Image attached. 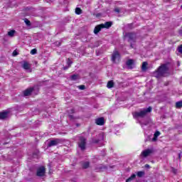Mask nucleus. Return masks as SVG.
I'll return each mask as SVG.
<instances>
[{
	"label": "nucleus",
	"instance_id": "obj_1",
	"mask_svg": "<svg viewBox=\"0 0 182 182\" xmlns=\"http://www.w3.org/2000/svg\"><path fill=\"white\" fill-rule=\"evenodd\" d=\"M168 73V65L167 64H162L159 67L158 70L154 73V76L157 79H159V77H164Z\"/></svg>",
	"mask_w": 182,
	"mask_h": 182
},
{
	"label": "nucleus",
	"instance_id": "obj_2",
	"mask_svg": "<svg viewBox=\"0 0 182 182\" xmlns=\"http://www.w3.org/2000/svg\"><path fill=\"white\" fill-rule=\"evenodd\" d=\"M126 38L128 39V42L130 43V48L134 49L136 47V42L137 41V34L136 33L130 32L125 34Z\"/></svg>",
	"mask_w": 182,
	"mask_h": 182
},
{
	"label": "nucleus",
	"instance_id": "obj_3",
	"mask_svg": "<svg viewBox=\"0 0 182 182\" xmlns=\"http://www.w3.org/2000/svg\"><path fill=\"white\" fill-rule=\"evenodd\" d=\"M104 140H105V134L100 133L97 135H96L95 137L92 139L91 143H92V144H99V146H104L105 145V144H103Z\"/></svg>",
	"mask_w": 182,
	"mask_h": 182
},
{
	"label": "nucleus",
	"instance_id": "obj_4",
	"mask_svg": "<svg viewBox=\"0 0 182 182\" xmlns=\"http://www.w3.org/2000/svg\"><path fill=\"white\" fill-rule=\"evenodd\" d=\"M153 108L151 107H149L148 108H144L143 110L139 112H136L134 113L133 116L134 119H137L138 117H145L147 113H151Z\"/></svg>",
	"mask_w": 182,
	"mask_h": 182
},
{
	"label": "nucleus",
	"instance_id": "obj_5",
	"mask_svg": "<svg viewBox=\"0 0 182 182\" xmlns=\"http://www.w3.org/2000/svg\"><path fill=\"white\" fill-rule=\"evenodd\" d=\"M87 139L85 136H80L78 141V146L80 148V150H86V141Z\"/></svg>",
	"mask_w": 182,
	"mask_h": 182
},
{
	"label": "nucleus",
	"instance_id": "obj_6",
	"mask_svg": "<svg viewBox=\"0 0 182 182\" xmlns=\"http://www.w3.org/2000/svg\"><path fill=\"white\" fill-rule=\"evenodd\" d=\"M112 61L113 63H117L120 62V53L117 50H114L112 55Z\"/></svg>",
	"mask_w": 182,
	"mask_h": 182
},
{
	"label": "nucleus",
	"instance_id": "obj_7",
	"mask_svg": "<svg viewBox=\"0 0 182 182\" xmlns=\"http://www.w3.org/2000/svg\"><path fill=\"white\" fill-rule=\"evenodd\" d=\"M63 139H54L50 140L48 144V147H53V146H58V144H62Z\"/></svg>",
	"mask_w": 182,
	"mask_h": 182
},
{
	"label": "nucleus",
	"instance_id": "obj_8",
	"mask_svg": "<svg viewBox=\"0 0 182 182\" xmlns=\"http://www.w3.org/2000/svg\"><path fill=\"white\" fill-rule=\"evenodd\" d=\"M95 170L97 173H102L107 170V166L103 164L95 165Z\"/></svg>",
	"mask_w": 182,
	"mask_h": 182
},
{
	"label": "nucleus",
	"instance_id": "obj_9",
	"mask_svg": "<svg viewBox=\"0 0 182 182\" xmlns=\"http://www.w3.org/2000/svg\"><path fill=\"white\" fill-rule=\"evenodd\" d=\"M46 169L44 166H41L37 169L36 176L37 177H45Z\"/></svg>",
	"mask_w": 182,
	"mask_h": 182
},
{
	"label": "nucleus",
	"instance_id": "obj_10",
	"mask_svg": "<svg viewBox=\"0 0 182 182\" xmlns=\"http://www.w3.org/2000/svg\"><path fill=\"white\" fill-rule=\"evenodd\" d=\"M67 112L68 113V117L70 120H76L79 119V117H75L73 115V113H76V111H75L74 109H68Z\"/></svg>",
	"mask_w": 182,
	"mask_h": 182
},
{
	"label": "nucleus",
	"instance_id": "obj_11",
	"mask_svg": "<svg viewBox=\"0 0 182 182\" xmlns=\"http://www.w3.org/2000/svg\"><path fill=\"white\" fill-rule=\"evenodd\" d=\"M153 153H154V149L153 148L147 149L141 152V155H143L144 157H149V156L153 154Z\"/></svg>",
	"mask_w": 182,
	"mask_h": 182
},
{
	"label": "nucleus",
	"instance_id": "obj_12",
	"mask_svg": "<svg viewBox=\"0 0 182 182\" xmlns=\"http://www.w3.org/2000/svg\"><path fill=\"white\" fill-rule=\"evenodd\" d=\"M102 29H104L103 23L96 26L94 28L95 35H97V33H99V32H100V31Z\"/></svg>",
	"mask_w": 182,
	"mask_h": 182
},
{
	"label": "nucleus",
	"instance_id": "obj_13",
	"mask_svg": "<svg viewBox=\"0 0 182 182\" xmlns=\"http://www.w3.org/2000/svg\"><path fill=\"white\" fill-rule=\"evenodd\" d=\"M126 65L128 69H133L134 68V60L129 59L127 61Z\"/></svg>",
	"mask_w": 182,
	"mask_h": 182
},
{
	"label": "nucleus",
	"instance_id": "obj_14",
	"mask_svg": "<svg viewBox=\"0 0 182 182\" xmlns=\"http://www.w3.org/2000/svg\"><path fill=\"white\" fill-rule=\"evenodd\" d=\"M95 124L97 126H104L105 125V118L104 117H99L95 119Z\"/></svg>",
	"mask_w": 182,
	"mask_h": 182
},
{
	"label": "nucleus",
	"instance_id": "obj_15",
	"mask_svg": "<svg viewBox=\"0 0 182 182\" xmlns=\"http://www.w3.org/2000/svg\"><path fill=\"white\" fill-rule=\"evenodd\" d=\"M33 92V87H30L28 88L26 90H25L23 93V96H31V95H32V92Z\"/></svg>",
	"mask_w": 182,
	"mask_h": 182
},
{
	"label": "nucleus",
	"instance_id": "obj_16",
	"mask_svg": "<svg viewBox=\"0 0 182 182\" xmlns=\"http://www.w3.org/2000/svg\"><path fill=\"white\" fill-rule=\"evenodd\" d=\"M9 113L7 111L0 112V120H5L8 117Z\"/></svg>",
	"mask_w": 182,
	"mask_h": 182
},
{
	"label": "nucleus",
	"instance_id": "obj_17",
	"mask_svg": "<svg viewBox=\"0 0 182 182\" xmlns=\"http://www.w3.org/2000/svg\"><path fill=\"white\" fill-rule=\"evenodd\" d=\"M112 25H113V22L112 21H107L105 23H103L104 29H109V28H111Z\"/></svg>",
	"mask_w": 182,
	"mask_h": 182
},
{
	"label": "nucleus",
	"instance_id": "obj_18",
	"mask_svg": "<svg viewBox=\"0 0 182 182\" xmlns=\"http://www.w3.org/2000/svg\"><path fill=\"white\" fill-rule=\"evenodd\" d=\"M160 134H161L160 132L156 131L154 134V137L152 138V141H157V139L159 136H160Z\"/></svg>",
	"mask_w": 182,
	"mask_h": 182
},
{
	"label": "nucleus",
	"instance_id": "obj_19",
	"mask_svg": "<svg viewBox=\"0 0 182 182\" xmlns=\"http://www.w3.org/2000/svg\"><path fill=\"white\" fill-rule=\"evenodd\" d=\"M107 87H108V89H112V87H114V82H113V80L108 81L107 84Z\"/></svg>",
	"mask_w": 182,
	"mask_h": 182
},
{
	"label": "nucleus",
	"instance_id": "obj_20",
	"mask_svg": "<svg viewBox=\"0 0 182 182\" xmlns=\"http://www.w3.org/2000/svg\"><path fill=\"white\" fill-rule=\"evenodd\" d=\"M23 68L26 70H29V69H31V65H29V63L28 62H24L23 64Z\"/></svg>",
	"mask_w": 182,
	"mask_h": 182
},
{
	"label": "nucleus",
	"instance_id": "obj_21",
	"mask_svg": "<svg viewBox=\"0 0 182 182\" xmlns=\"http://www.w3.org/2000/svg\"><path fill=\"white\" fill-rule=\"evenodd\" d=\"M145 174H146V172H144V171H139L136 173L137 177H139V178L144 177Z\"/></svg>",
	"mask_w": 182,
	"mask_h": 182
},
{
	"label": "nucleus",
	"instance_id": "obj_22",
	"mask_svg": "<svg viewBox=\"0 0 182 182\" xmlns=\"http://www.w3.org/2000/svg\"><path fill=\"white\" fill-rule=\"evenodd\" d=\"M147 65H149L147 62H144L142 63V66H141L142 72H146V70H147Z\"/></svg>",
	"mask_w": 182,
	"mask_h": 182
},
{
	"label": "nucleus",
	"instance_id": "obj_23",
	"mask_svg": "<svg viewBox=\"0 0 182 182\" xmlns=\"http://www.w3.org/2000/svg\"><path fill=\"white\" fill-rule=\"evenodd\" d=\"M70 80H77V79H80L79 75L74 74L70 77Z\"/></svg>",
	"mask_w": 182,
	"mask_h": 182
},
{
	"label": "nucleus",
	"instance_id": "obj_24",
	"mask_svg": "<svg viewBox=\"0 0 182 182\" xmlns=\"http://www.w3.org/2000/svg\"><path fill=\"white\" fill-rule=\"evenodd\" d=\"M136 178V174L133 173L129 178L126 180V182H132Z\"/></svg>",
	"mask_w": 182,
	"mask_h": 182
},
{
	"label": "nucleus",
	"instance_id": "obj_25",
	"mask_svg": "<svg viewBox=\"0 0 182 182\" xmlns=\"http://www.w3.org/2000/svg\"><path fill=\"white\" fill-rule=\"evenodd\" d=\"M89 166H90V163H89V161L82 163V168H89Z\"/></svg>",
	"mask_w": 182,
	"mask_h": 182
},
{
	"label": "nucleus",
	"instance_id": "obj_26",
	"mask_svg": "<svg viewBox=\"0 0 182 182\" xmlns=\"http://www.w3.org/2000/svg\"><path fill=\"white\" fill-rule=\"evenodd\" d=\"M176 109H181V107H182V100L178 101L176 103Z\"/></svg>",
	"mask_w": 182,
	"mask_h": 182
},
{
	"label": "nucleus",
	"instance_id": "obj_27",
	"mask_svg": "<svg viewBox=\"0 0 182 182\" xmlns=\"http://www.w3.org/2000/svg\"><path fill=\"white\" fill-rule=\"evenodd\" d=\"M75 14H76V15H81V14H82V9L79 8V7H77L75 9Z\"/></svg>",
	"mask_w": 182,
	"mask_h": 182
},
{
	"label": "nucleus",
	"instance_id": "obj_28",
	"mask_svg": "<svg viewBox=\"0 0 182 182\" xmlns=\"http://www.w3.org/2000/svg\"><path fill=\"white\" fill-rule=\"evenodd\" d=\"M15 30H11L10 31L8 32V35L9 36H11L12 38V36H14L15 35Z\"/></svg>",
	"mask_w": 182,
	"mask_h": 182
},
{
	"label": "nucleus",
	"instance_id": "obj_29",
	"mask_svg": "<svg viewBox=\"0 0 182 182\" xmlns=\"http://www.w3.org/2000/svg\"><path fill=\"white\" fill-rule=\"evenodd\" d=\"M24 22L27 26H31V21H29L28 18H25Z\"/></svg>",
	"mask_w": 182,
	"mask_h": 182
},
{
	"label": "nucleus",
	"instance_id": "obj_30",
	"mask_svg": "<svg viewBox=\"0 0 182 182\" xmlns=\"http://www.w3.org/2000/svg\"><path fill=\"white\" fill-rule=\"evenodd\" d=\"M37 53H38V50H36V48H33L31 50V55H36Z\"/></svg>",
	"mask_w": 182,
	"mask_h": 182
},
{
	"label": "nucleus",
	"instance_id": "obj_31",
	"mask_svg": "<svg viewBox=\"0 0 182 182\" xmlns=\"http://www.w3.org/2000/svg\"><path fill=\"white\" fill-rule=\"evenodd\" d=\"M72 63H73V62L71 61L70 58H68V60H67L68 66L70 67Z\"/></svg>",
	"mask_w": 182,
	"mask_h": 182
},
{
	"label": "nucleus",
	"instance_id": "obj_32",
	"mask_svg": "<svg viewBox=\"0 0 182 182\" xmlns=\"http://www.w3.org/2000/svg\"><path fill=\"white\" fill-rule=\"evenodd\" d=\"M178 52L182 55V44L178 47Z\"/></svg>",
	"mask_w": 182,
	"mask_h": 182
},
{
	"label": "nucleus",
	"instance_id": "obj_33",
	"mask_svg": "<svg viewBox=\"0 0 182 182\" xmlns=\"http://www.w3.org/2000/svg\"><path fill=\"white\" fill-rule=\"evenodd\" d=\"M78 88L80 90H85V89H86V87L83 85H81L80 86H78Z\"/></svg>",
	"mask_w": 182,
	"mask_h": 182
},
{
	"label": "nucleus",
	"instance_id": "obj_34",
	"mask_svg": "<svg viewBox=\"0 0 182 182\" xmlns=\"http://www.w3.org/2000/svg\"><path fill=\"white\" fill-rule=\"evenodd\" d=\"M171 171L173 173V174H177V169H176L174 167H171Z\"/></svg>",
	"mask_w": 182,
	"mask_h": 182
},
{
	"label": "nucleus",
	"instance_id": "obj_35",
	"mask_svg": "<svg viewBox=\"0 0 182 182\" xmlns=\"http://www.w3.org/2000/svg\"><path fill=\"white\" fill-rule=\"evenodd\" d=\"M18 55H19V53H18V51H16V50H15L12 53L13 56H18Z\"/></svg>",
	"mask_w": 182,
	"mask_h": 182
},
{
	"label": "nucleus",
	"instance_id": "obj_36",
	"mask_svg": "<svg viewBox=\"0 0 182 182\" xmlns=\"http://www.w3.org/2000/svg\"><path fill=\"white\" fill-rule=\"evenodd\" d=\"M139 123H140L141 127H144V126H147L149 124V123H147V122L142 123V122H139Z\"/></svg>",
	"mask_w": 182,
	"mask_h": 182
},
{
	"label": "nucleus",
	"instance_id": "obj_37",
	"mask_svg": "<svg viewBox=\"0 0 182 182\" xmlns=\"http://www.w3.org/2000/svg\"><path fill=\"white\" fill-rule=\"evenodd\" d=\"M128 28L129 29H133V23L128 24Z\"/></svg>",
	"mask_w": 182,
	"mask_h": 182
},
{
	"label": "nucleus",
	"instance_id": "obj_38",
	"mask_svg": "<svg viewBox=\"0 0 182 182\" xmlns=\"http://www.w3.org/2000/svg\"><path fill=\"white\" fill-rule=\"evenodd\" d=\"M114 12H117V14H119L120 12V9L119 8H116L114 9Z\"/></svg>",
	"mask_w": 182,
	"mask_h": 182
},
{
	"label": "nucleus",
	"instance_id": "obj_39",
	"mask_svg": "<svg viewBox=\"0 0 182 182\" xmlns=\"http://www.w3.org/2000/svg\"><path fill=\"white\" fill-rule=\"evenodd\" d=\"M70 68L69 65H66L65 67H63V70H68Z\"/></svg>",
	"mask_w": 182,
	"mask_h": 182
},
{
	"label": "nucleus",
	"instance_id": "obj_40",
	"mask_svg": "<svg viewBox=\"0 0 182 182\" xmlns=\"http://www.w3.org/2000/svg\"><path fill=\"white\" fill-rule=\"evenodd\" d=\"M56 46H60V45H62L61 42H56L55 43Z\"/></svg>",
	"mask_w": 182,
	"mask_h": 182
},
{
	"label": "nucleus",
	"instance_id": "obj_41",
	"mask_svg": "<svg viewBox=\"0 0 182 182\" xmlns=\"http://www.w3.org/2000/svg\"><path fill=\"white\" fill-rule=\"evenodd\" d=\"M145 168H150V165L149 164H145Z\"/></svg>",
	"mask_w": 182,
	"mask_h": 182
},
{
	"label": "nucleus",
	"instance_id": "obj_42",
	"mask_svg": "<svg viewBox=\"0 0 182 182\" xmlns=\"http://www.w3.org/2000/svg\"><path fill=\"white\" fill-rule=\"evenodd\" d=\"M178 159H181V153H179V154H178Z\"/></svg>",
	"mask_w": 182,
	"mask_h": 182
},
{
	"label": "nucleus",
	"instance_id": "obj_43",
	"mask_svg": "<svg viewBox=\"0 0 182 182\" xmlns=\"http://www.w3.org/2000/svg\"><path fill=\"white\" fill-rule=\"evenodd\" d=\"M76 126L77 127H79V126H80V124H77Z\"/></svg>",
	"mask_w": 182,
	"mask_h": 182
},
{
	"label": "nucleus",
	"instance_id": "obj_44",
	"mask_svg": "<svg viewBox=\"0 0 182 182\" xmlns=\"http://www.w3.org/2000/svg\"><path fill=\"white\" fill-rule=\"evenodd\" d=\"M113 167H114V166H110L111 168H113Z\"/></svg>",
	"mask_w": 182,
	"mask_h": 182
}]
</instances>
